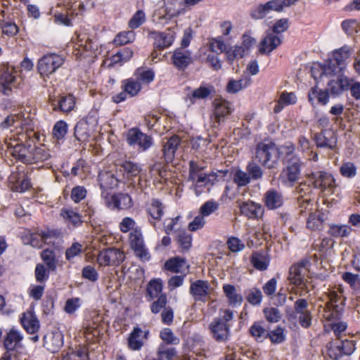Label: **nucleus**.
<instances>
[{
	"instance_id": "f257e3e1",
	"label": "nucleus",
	"mask_w": 360,
	"mask_h": 360,
	"mask_svg": "<svg viewBox=\"0 0 360 360\" xmlns=\"http://www.w3.org/2000/svg\"><path fill=\"white\" fill-rule=\"evenodd\" d=\"M233 319V312L231 309H224L219 316L212 319L208 326L211 338L217 343H226L231 336L230 322Z\"/></svg>"
},
{
	"instance_id": "f03ea898",
	"label": "nucleus",
	"mask_w": 360,
	"mask_h": 360,
	"mask_svg": "<svg viewBox=\"0 0 360 360\" xmlns=\"http://www.w3.org/2000/svg\"><path fill=\"white\" fill-rule=\"evenodd\" d=\"M281 157V150L276 143L269 139H264L257 143L255 158L258 163L267 169H274Z\"/></svg>"
},
{
	"instance_id": "7ed1b4c3",
	"label": "nucleus",
	"mask_w": 360,
	"mask_h": 360,
	"mask_svg": "<svg viewBox=\"0 0 360 360\" xmlns=\"http://www.w3.org/2000/svg\"><path fill=\"white\" fill-rule=\"evenodd\" d=\"M308 301L304 298H299L294 303L293 309H285V316L289 322L296 324L298 321L303 328H309L312 325V313L308 309Z\"/></svg>"
},
{
	"instance_id": "20e7f679",
	"label": "nucleus",
	"mask_w": 360,
	"mask_h": 360,
	"mask_svg": "<svg viewBox=\"0 0 360 360\" xmlns=\"http://www.w3.org/2000/svg\"><path fill=\"white\" fill-rule=\"evenodd\" d=\"M302 166V162L298 156L285 160L284 167L279 174L282 184L293 186L300 178Z\"/></svg>"
},
{
	"instance_id": "39448f33",
	"label": "nucleus",
	"mask_w": 360,
	"mask_h": 360,
	"mask_svg": "<svg viewBox=\"0 0 360 360\" xmlns=\"http://www.w3.org/2000/svg\"><path fill=\"white\" fill-rule=\"evenodd\" d=\"M65 62L63 55L50 53L43 56L38 60L37 71L42 77H49L60 68Z\"/></svg>"
},
{
	"instance_id": "423d86ee",
	"label": "nucleus",
	"mask_w": 360,
	"mask_h": 360,
	"mask_svg": "<svg viewBox=\"0 0 360 360\" xmlns=\"http://www.w3.org/2000/svg\"><path fill=\"white\" fill-rule=\"evenodd\" d=\"M18 127L22 131L17 133L15 141L26 142L27 139H39V134L34 131V121L30 114L18 113Z\"/></svg>"
},
{
	"instance_id": "0eeeda50",
	"label": "nucleus",
	"mask_w": 360,
	"mask_h": 360,
	"mask_svg": "<svg viewBox=\"0 0 360 360\" xmlns=\"http://www.w3.org/2000/svg\"><path fill=\"white\" fill-rule=\"evenodd\" d=\"M351 49L347 45H345L340 49L333 51L332 57L329 58L326 63L331 68L335 75L342 73L346 67V61L350 57Z\"/></svg>"
},
{
	"instance_id": "6e6552de",
	"label": "nucleus",
	"mask_w": 360,
	"mask_h": 360,
	"mask_svg": "<svg viewBox=\"0 0 360 360\" xmlns=\"http://www.w3.org/2000/svg\"><path fill=\"white\" fill-rule=\"evenodd\" d=\"M213 112L212 119L213 120L214 125L219 126L221 123L224 122L227 116L231 114L233 109L232 108L231 103L222 98H217L213 101Z\"/></svg>"
},
{
	"instance_id": "1a4fd4ad",
	"label": "nucleus",
	"mask_w": 360,
	"mask_h": 360,
	"mask_svg": "<svg viewBox=\"0 0 360 360\" xmlns=\"http://www.w3.org/2000/svg\"><path fill=\"white\" fill-rule=\"evenodd\" d=\"M309 181L315 188L322 191H333L335 186V180L333 176L326 172L318 171L309 175Z\"/></svg>"
},
{
	"instance_id": "9d476101",
	"label": "nucleus",
	"mask_w": 360,
	"mask_h": 360,
	"mask_svg": "<svg viewBox=\"0 0 360 360\" xmlns=\"http://www.w3.org/2000/svg\"><path fill=\"white\" fill-rule=\"evenodd\" d=\"M15 68L13 66L4 65L0 68V84L4 94L9 95L12 88L16 84Z\"/></svg>"
},
{
	"instance_id": "9b49d317",
	"label": "nucleus",
	"mask_w": 360,
	"mask_h": 360,
	"mask_svg": "<svg viewBox=\"0 0 360 360\" xmlns=\"http://www.w3.org/2000/svg\"><path fill=\"white\" fill-rule=\"evenodd\" d=\"M171 63L179 71H185L193 63L192 52L183 48H176L172 52Z\"/></svg>"
},
{
	"instance_id": "f8f14e48",
	"label": "nucleus",
	"mask_w": 360,
	"mask_h": 360,
	"mask_svg": "<svg viewBox=\"0 0 360 360\" xmlns=\"http://www.w3.org/2000/svg\"><path fill=\"white\" fill-rule=\"evenodd\" d=\"M124 259V254L120 250L110 248L103 250L97 257V262L101 266L120 264Z\"/></svg>"
},
{
	"instance_id": "ddd939ff",
	"label": "nucleus",
	"mask_w": 360,
	"mask_h": 360,
	"mask_svg": "<svg viewBox=\"0 0 360 360\" xmlns=\"http://www.w3.org/2000/svg\"><path fill=\"white\" fill-rule=\"evenodd\" d=\"M314 141L317 148L333 150L337 146L338 137L333 129H323L314 134Z\"/></svg>"
},
{
	"instance_id": "4468645a",
	"label": "nucleus",
	"mask_w": 360,
	"mask_h": 360,
	"mask_svg": "<svg viewBox=\"0 0 360 360\" xmlns=\"http://www.w3.org/2000/svg\"><path fill=\"white\" fill-rule=\"evenodd\" d=\"M102 197L105 200L106 206L110 209L115 210H124L131 207L132 199L127 193H117L110 195L109 194L105 195V193H101Z\"/></svg>"
},
{
	"instance_id": "2eb2a0df",
	"label": "nucleus",
	"mask_w": 360,
	"mask_h": 360,
	"mask_svg": "<svg viewBox=\"0 0 360 360\" xmlns=\"http://www.w3.org/2000/svg\"><path fill=\"white\" fill-rule=\"evenodd\" d=\"M32 139H27L26 142L16 141V144L13 146L9 143L10 153L17 160L24 164H28L29 158L32 154V146L30 142Z\"/></svg>"
},
{
	"instance_id": "dca6fc26",
	"label": "nucleus",
	"mask_w": 360,
	"mask_h": 360,
	"mask_svg": "<svg viewBox=\"0 0 360 360\" xmlns=\"http://www.w3.org/2000/svg\"><path fill=\"white\" fill-rule=\"evenodd\" d=\"M148 35H152L154 39L155 49L162 51L170 47L175 39V33L173 32H156L148 30Z\"/></svg>"
},
{
	"instance_id": "f3484780",
	"label": "nucleus",
	"mask_w": 360,
	"mask_h": 360,
	"mask_svg": "<svg viewBox=\"0 0 360 360\" xmlns=\"http://www.w3.org/2000/svg\"><path fill=\"white\" fill-rule=\"evenodd\" d=\"M181 143V139L179 136L174 134L169 137L162 146V159L165 160L167 162H172L174 160L176 152Z\"/></svg>"
},
{
	"instance_id": "a211bd4d",
	"label": "nucleus",
	"mask_w": 360,
	"mask_h": 360,
	"mask_svg": "<svg viewBox=\"0 0 360 360\" xmlns=\"http://www.w3.org/2000/svg\"><path fill=\"white\" fill-rule=\"evenodd\" d=\"M309 103L313 106L326 105L330 101L328 89H322L316 85L311 87L307 95Z\"/></svg>"
},
{
	"instance_id": "6ab92c4d",
	"label": "nucleus",
	"mask_w": 360,
	"mask_h": 360,
	"mask_svg": "<svg viewBox=\"0 0 360 360\" xmlns=\"http://www.w3.org/2000/svg\"><path fill=\"white\" fill-rule=\"evenodd\" d=\"M210 284L207 281L196 280L191 282L189 293L195 301H205V297L210 295Z\"/></svg>"
},
{
	"instance_id": "aec40b11",
	"label": "nucleus",
	"mask_w": 360,
	"mask_h": 360,
	"mask_svg": "<svg viewBox=\"0 0 360 360\" xmlns=\"http://www.w3.org/2000/svg\"><path fill=\"white\" fill-rule=\"evenodd\" d=\"M239 208L240 213L249 219H260L264 212V209L261 204L252 200L243 202L240 204Z\"/></svg>"
},
{
	"instance_id": "412c9836",
	"label": "nucleus",
	"mask_w": 360,
	"mask_h": 360,
	"mask_svg": "<svg viewBox=\"0 0 360 360\" xmlns=\"http://www.w3.org/2000/svg\"><path fill=\"white\" fill-rule=\"evenodd\" d=\"M281 43L282 39L278 35L267 30L264 37L260 41L259 51L262 54H269Z\"/></svg>"
},
{
	"instance_id": "4be33fe9",
	"label": "nucleus",
	"mask_w": 360,
	"mask_h": 360,
	"mask_svg": "<svg viewBox=\"0 0 360 360\" xmlns=\"http://www.w3.org/2000/svg\"><path fill=\"white\" fill-rule=\"evenodd\" d=\"M50 105L53 111H62L63 112H69L73 110L75 105V98L72 95L63 96L56 99V98H50Z\"/></svg>"
},
{
	"instance_id": "5701e85b",
	"label": "nucleus",
	"mask_w": 360,
	"mask_h": 360,
	"mask_svg": "<svg viewBox=\"0 0 360 360\" xmlns=\"http://www.w3.org/2000/svg\"><path fill=\"white\" fill-rule=\"evenodd\" d=\"M202 0H174V2H168L166 6V13L170 17L179 16L186 12V6H193Z\"/></svg>"
},
{
	"instance_id": "b1692460",
	"label": "nucleus",
	"mask_w": 360,
	"mask_h": 360,
	"mask_svg": "<svg viewBox=\"0 0 360 360\" xmlns=\"http://www.w3.org/2000/svg\"><path fill=\"white\" fill-rule=\"evenodd\" d=\"M43 339L44 347L52 353L58 352L63 345V335L59 330L47 333Z\"/></svg>"
},
{
	"instance_id": "393cba45",
	"label": "nucleus",
	"mask_w": 360,
	"mask_h": 360,
	"mask_svg": "<svg viewBox=\"0 0 360 360\" xmlns=\"http://www.w3.org/2000/svg\"><path fill=\"white\" fill-rule=\"evenodd\" d=\"M23 335L20 330L12 328L6 334L4 340V346L7 352L14 351L21 346Z\"/></svg>"
},
{
	"instance_id": "a878e982",
	"label": "nucleus",
	"mask_w": 360,
	"mask_h": 360,
	"mask_svg": "<svg viewBox=\"0 0 360 360\" xmlns=\"http://www.w3.org/2000/svg\"><path fill=\"white\" fill-rule=\"evenodd\" d=\"M268 330L264 321H256L249 328L248 334L255 342L262 343L266 340Z\"/></svg>"
},
{
	"instance_id": "bb28decb",
	"label": "nucleus",
	"mask_w": 360,
	"mask_h": 360,
	"mask_svg": "<svg viewBox=\"0 0 360 360\" xmlns=\"http://www.w3.org/2000/svg\"><path fill=\"white\" fill-rule=\"evenodd\" d=\"M166 270L172 273H187L189 269V265L186 264L185 258L176 256L167 259L164 265Z\"/></svg>"
},
{
	"instance_id": "cd10ccee",
	"label": "nucleus",
	"mask_w": 360,
	"mask_h": 360,
	"mask_svg": "<svg viewBox=\"0 0 360 360\" xmlns=\"http://www.w3.org/2000/svg\"><path fill=\"white\" fill-rule=\"evenodd\" d=\"M264 202L268 210H276L283 205V196L281 192L271 188L265 193Z\"/></svg>"
},
{
	"instance_id": "c85d7f7f",
	"label": "nucleus",
	"mask_w": 360,
	"mask_h": 360,
	"mask_svg": "<svg viewBox=\"0 0 360 360\" xmlns=\"http://www.w3.org/2000/svg\"><path fill=\"white\" fill-rule=\"evenodd\" d=\"M215 88L210 84L202 82L200 86L194 89L191 94H188V98L192 104H194L196 100L206 99L215 93Z\"/></svg>"
},
{
	"instance_id": "c756f323",
	"label": "nucleus",
	"mask_w": 360,
	"mask_h": 360,
	"mask_svg": "<svg viewBox=\"0 0 360 360\" xmlns=\"http://www.w3.org/2000/svg\"><path fill=\"white\" fill-rule=\"evenodd\" d=\"M222 289L230 306L237 307L242 304L243 297L234 285L224 284Z\"/></svg>"
},
{
	"instance_id": "7c9ffc66",
	"label": "nucleus",
	"mask_w": 360,
	"mask_h": 360,
	"mask_svg": "<svg viewBox=\"0 0 360 360\" xmlns=\"http://www.w3.org/2000/svg\"><path fill=\"white\" fill-rule=\"evenodd\" d=\"M20 322L28 333L33 334L37 333L40 327L37 317L32 311H27L23 313L20 319Z\"/></svg>"
},
{
	"instance_id": "2f4dec72",
	"label": "nucleus",
	"mask_w": 360,
	"mask_h": 360,
	"mask_svg": "<svg viewBox=\"0 0 360 360\" xmlns=\"http://www.w3.org/2000/svg\"><path fill=\"white\" fill-rule=\"evenodd\" d=\"M98 179L102 193L104 192L105 195L109 194L107 192L108 190L115 188L118 184L117 179L110 172H101L98 174Z\"/></svg>"
},
{
	"instance_id": "473e14b6",
	"label": "nucleus",
	"mask_w": 360,
	"mask_h": 360,
	"mask_svg": "<svg viewBox=\"0 0 360 360\" xmlns=\"http://www.w3.org/2000/svg\"><path fill=\"white\" fill-rule=\"evenodd\" d=\"M349 84V77L339 76L336 80H330L328 84V91L332 95L338 96L343 92L347 91V87Z\"/></svg>"
},
{
	"instance_id": "72a5a7b5",
	"label": "nucleus",
	"mask_w": 360,
	"mask_h": 360,
	"mask_svg": "<svg viewBox=\"0 0 360 360\" xmlns=\"http://www.w3.org/2000/svg\"><path fill=\"white\" fill-rule=\"evenodd\" d=\"M136 94L141 91L143 85H148L155 79V72L152 69L141 71L136 70Z\"/></svg>"
},
{
	"instance_id": "f704fd0d",
	"label": "nucleus",
	"mask_w": 360,
	"mask_h": 360,
	"mask_svg": "<svg viewBox=\"0 0 360 360\" xmlns=\"http://www.w3.org/2000/svg\"><path fill=\"white\" fill-rule=\"evenodd\" d=\"M136 257L143 262H148L150 259V254L146 248L142 233L136 227Z\"/></svg>"
},
{
	"instance_id": "c9c22d12",
	"label": "nucleus",
	"mask_w": 360,
	"mask_h": 360,
	"mask_svg": "<svg viewBox=\"0 0 360 360\" xmlns=\"http://www.w3.org/2000/svg\"><path fill=\"white\" fill-rule=\"evenodd\" d=\"M250 261L253 267L260 271H266L270 263L266 257L258 252H254L252 254Z\"/></svg>"
},
{
	"instance_id": "e433bc0d",
	"label": "nucleus",
	"mask_w": 360,
	"mask_h": 360,
	"mask_svg": "<svg viewBox=\"0 0 360 360\" xmlns=\"http://www.w3.org/2000/svg\"><path fill=\"white\" fill-rule=\"evenodd\" d=\"M351 232L352 228L348 225L330 224L328 225L327 233L333 238H344L347 237Z\"/></svg>"
},
{
	"instance_id": "4c0bfd02",
	"label": "nucleus",
	"mask_w": 360,
	"mask_h": 360,
	"mask_svg": "<svg viewBox=\"0 0 360 360\" xmlns=\"http://www.w3.org/2000/svg\"><path fill=\"white\" fill-rule=\"evenodd\" d=\"M41 257L49 271H55L56 270L58 260L56 258V252L49 248L44 250L41 252Z\"/></svg>"
},
{
	"instance_id": "58836bf2",
	"label": "nucleus",
	"mask_w": 360,
	"mask_h": 360,
	"mask_svg": "<svg viewBox=\"0 0 360 360\" xmlns=\"http://www.w3.org/2000/svg\"><path fill=\"white\" fill-rule=\"evenodd\" d=\"M311 75L314 80L318 81L321 79L323 76L334 75L335 73L332 72L331 68L329 69V65L326 62L325 64L315 63L311 68Z\"/></svg>"
},
{
	"instance_id": "ea45409f",
	"label": "nucleus",
	"mask_w": 360,
	"mask_h": 360,
	"mask_svg": "<svg viewBox=\"0 0 360 360\" xmlns=\"http://www.w3.org/2000/svg\"><path fill=\"white\" fill-rule=\"evenodd\" d=\"M162 283L160 279H152L146 288V297L148 301L159 297L162 291Z\"/></svg>"
},
{
	"instance_id": "a19ab883",
	"label": "nucleus",
	"mask_w": 360,
	"mask_h": 360,
	"mask_svg": "<svg viewBox=\"0 0 360 360\" xmlns=\"http://www.w3.org/2000/svg\"><path fill=\"white\" fill-rule=\"evenodd\" d=\"M51 155L44 146L32 147V154L29 158L28 164H34L38 162L47 160Z\"/></svg>"
},
{
	"instance_id": "79ce46f5",
	"label": "nucleus",
	"mask_w": 360,
	"mask_h": 360,
	"mask_svg": "<svg viewBox=\"0 0 360 360\" xmlns=\"http://www.w3.org/2000/svg\"><path fill=\"white\" fill-rule=\"evenodd\" d=\"M147 212L153 219L160 220L164 214V205L160 200L153 198Z\"/></svg>"
},
{
	"instance_id": "37998d69",
	"label": "nucleus",
	"mask_w": 360,
	"mask_h": 360,
	"mask_svg": "<svg viewBox=\"0 0 360 360\" xmlns=\"http://www.w3.org/2000/svg\"><path fill=\"white\" fill-rule=\"evenodd\" d=\"M136 145L139 146L141 151H146L153 145V138L136 128Z\"/></svg>"
},
{
	"instance_id": "c03bdc74",
	"label": "nucleus",
	"mask_w": 360,
	"mask_h": 360,
	"mask_svg": "<svg viewBox=\"0 0 360 360\" xmlns=\"http://www.w3.org/2000/svg\"><path fill=\"white\" fill-rule=\"evenodd\" d=\"M60 215L66 222L71 223L74 226H78L82 223L80 214L71 209L63 208Z\"/></svg>"
},
{
	"instance_id": "a18cd8bd",
	"label": "nucleus",
	"mask_w": 360,
	"mask_h": 360,
	"mask_svg": "<svg viewBox=\"0 0 360 360\" xmlns=\"http://www.w3.org/2000/svg\"><path fill=\"white\" fill-rule=\"evenodd\" d=\"M304 273L299 266L292 265L289 269L288 279L290 283L296 286H300L304 282Z\"/></svg>"
},
{
	"instance_id": "49530a36",
	"label": "nucleus",
	"mask_w": 360,
	"mask_h": 360,
	"mask_svg": "<svg viewBox=\"0 0 360 360\" xmlns=\"http://www.w3.org/2000/svg\"><path fill=\"white\" fill-rule=\"evenodd\" d=\"M285 334L284 328L277 326L274 330H268L266 339H269L271 344L279 345L285 340Z\"/></svg>"
},
{
	"instance_id": "de8ad7c7",
	"label": "nucleus",
	"mask_w": 360,
	"mask_h": 360,
	"mask_svg": "<svg viewBox=\"0 0 360 360\" xmlns=\"http://www.w3.org/2000/svg\"><path fill=\"white\" fill-rule=\"evenodd\" d=\"M192 236L185 230L180 231L176 236V241L183 252H188L192 246Z\"/></svg>"
},
{
	"instance_id": "09e8293b",
	"label": "nucleus",
	"mask_w": 360,
	"mask_h": 360,
	"mask_svg": "<svg viewBox=\"0 0 360 360\" xmlns=\"http://www.w3.org/2000/svg\"><path fill=\"white\" fill-rule=\"evenodd\" d=\"M208 49L210 52L221 54L226 51V45L221 37L217 38H210L208 39Z\"/></svg>"
},
{
	"instance_id": "8fccbe9b",
	"label": "nucleus",
	"mask_w": 360,
	"mask_h": 360,
	"mask_svg": "<svg viewBox=\"0 0 360 360\" xmlns=\"http://www.w3.org/2000/svg\"><path fill=\"white\" fill-rule=\"evenodd\" d=\"M323 219L319 215L310 212L307 220L306 226L311 231H321L323 229Z\"/></svg>"
},
{
	"instance_id": "3c124183",
	"label": "nucleus",
	"mask_w": 360,
	"mask_h": 360,
	"mask_svg": "<svg viewBox=\"0 0 360 360\" xmlns=\"http://www.w3.org/2000/svg\"><path fill=\"white\" fill-rule=\"evenodd\" d=\"M246 172L250 176L251 180L261 179L264 174V171L261 166L254 161H250L246 166Z\"/></svg>"
},
{
	"instance_id": "603ef678",
	"label": "nucleus",
	"mask_w": 360,
	"mask_h": 360,
	"mask_svg": "<svg viewBox=\"0 0 360 360\" xmlns=\"http://www.w3.org/2000/svg\"><path fill=\"white\" fill-rule=\"evenodd\" d=\"M246 300L252 306H259L263 300L262 291L257 288H252L246 292Z\"/></svg>"
},
{
	"instance_id": "864d4df0",
	"label": "nucleus",
	"mask_w": 360,
	"mask_h": 360,
	"mask_svg": "<svg viewBox=\"0 0 360 360\" xmlns=\"http://www.w3.org/2000/svg\"><path fill=\"white\" fill-rule=\"evenodd\" d=\"M170 162H167L165 160L162 159L156 160L150 166V171L157 174L160 177L164 178L167 174V167Z\"/></svg>"
},
{
	"instance_id": "5fc2aeb1",
	"label": "nucleus",
	"mask_w": 360,
	"mask_h": 360,
	"mask_svg": "<svg viewBox=\"0 0 360 360\" xmlns=\"http://www.w3.org/2000/svg\"><path fill=\"white\" fill-rule=\"evenodd\" d=\"M167 304V297L165 293H162L157 297V300L153 301L150 304V311L153 314H158L161 310H163Z\"/></svg>"
},
{
	"instance_id": "6e6d98bb",
	"label": "nucleus",
	"mask_w": 360,
	"mask_h": 360,
	"mask_svg": "<svg viewBox=\"0 0 360 360\" xmlns=\"http://www.w3.org/2000/svg\"><path fill=\"white\" fill-rule=\"evenodd\" d=\"M120 171L123 172V176L128 181H133L135 176V163L132 160H125L120 167Z\"/></svg>"
},
{
	"instance_id": "4d7b16f0",
	"label": "nucleus",
	"mask_w": 360,
	"mask_h": 360,
	"mask_svg": "<svg viewBox=\"0 0 360 360\" xmlns=\"http://www.w3.org/2000/svg\"><path fill=\"white\" fill-rule=\"evenodd\" d=\"M134 39V34L132 31L122 32L116 35L113 43L117 46H122L133 41Z\"/></svg>"
},
{
	"instance_id": "13d9d810",
	"label": "nucleus",
	"mask_w": 360,
	"mask_h": 360,
	"mask_svg": "<svg viewBox=\"0 0 360 360\" xmlns=\"http://www.w3.org/2000/svg\"><path fill=\"white\" fill-rule=\"evenodd\" d=\"M0 27L2 30L3 34L8 37H13L16 35L19 32L18 25L15 22L11 21H1Z\"/></svg>"
},
{
	"instance_id": "bf43d9fd",
	"label": "nucleus",
	"mask_w": 360,
	"mask_h": 360,
	"mask_svg": "<svg viewBox=\"0 0 360 360\" xmlns=\"http://www.w3.org/2000/svg\"><path fill=\"white\" fill-rule=\"evenodd\" d=\"M340 173L344 177L353 178L356 174V167L351 162H343L340 167Z\"/></svg>"
},
{
	"instance_id": "052dcab7",
	"label": "nucleus",
	"mask_w": 360,
	"mask_h": 360,
	"mask_svg": "<svg viewBox=\"0 0 360 360\" xmlns=\"http://www.w3.org/2000/svg\"><path fill=\"white\" fill-rule=\"evenodd\" d=\"M263 313L266 320L269 323H277L281 318L280 311L275 307H266L263 309Z\"/></svg>"
},
{
	"instance_id": "680f3d73",
	"label": "nucleus",
	"mask_w": 360,
	"mask_h": 360,
	"mask_svg": "<svg viewBox=\"0 0 360 360\" xmlns=\"http://www.w3.org/2000/svg\"><path fill=\"white\" fill-rule=\"evenodd\" d=\"M233 181L239 186L243 187L249 184L251 181L250 176L248 172H243L241 169H238L234 173Z\"/></svg>"
},
{
	"instance_id": "e2e57ef3",
	"label": "nucleus",
	"mask_w": 360,
	"mask_h": 360,
	"mask_svg": "<svg viewBox=\"0 0 360 360\" xmlns=\"http://www.w3.org/2000/svg\"><path fill=\"white\" fill-rule=\"evenodd\" d=\"M68 131V124L63 120L56 122L53 128V134L58 140L65 137Z\"/></svg>"
},
{
	"instance_id": "0e129e2a",
	"label": "nucleus",
	"mask_w": 360,
	"mask_h": 360,
	"mask_svg": "<svg viewBox=\"0 0 360 360\" xmlns=\"http://www.w3.org/2000/svg\"><path fill=\"white\" fill-rule=\"evenodd\" d=\"M204 169L205 167L200 166L196 161L190 160L188 162V180L194 181L197 178V175Z\"/></svg>"
},
{
	"instance_id": "69168bd1",
	"label": "nucleus",
	"mask_w": 360,
	"mask_h": 360,
	"mask_svg": "<svg viewBox=\"0 0 360 360\" xmlns=\"http://www.w3.org/2000/svg\"><path fill=\"white\" fill-rule=\"evenodd\" d=\"M219 207V205L215 201L211 200L203 203L200 208V213L204 217L210 216L215 212Z\"/></svg>"
},
{
	"instance_id": "338daca9",
	"label": "nucleus",
	"mask_w": 360,
	"mask_h": 360,
	"mask_svg": "<svg viewBox=\"0 0 360 360\" xmlns=\"http://www.w3.org/2000/svg\"><path fill=\"white\" fill-rule=\"evenodd\" d=\"M229 250L232 252L242 251L245 248V244L237 237L231 236L226 242Z\"/></svg>"
},
{
	"instance_id": "774afa93",
	"label": "nucleus",
	"mask_w": 360,
	"mask_h": 360,
	"mask_svg": "<svg viewBox=\"0 0 360 360\" xmlns=\"http://www.w3.org/2000/svg\"><path fill=\"white\" fill-rule=\"evenodd\" d=\"M349 91L351 96L356 101L360 100V82L349 77V84L347 91Z\"/></svg>"
}]
</instances>
